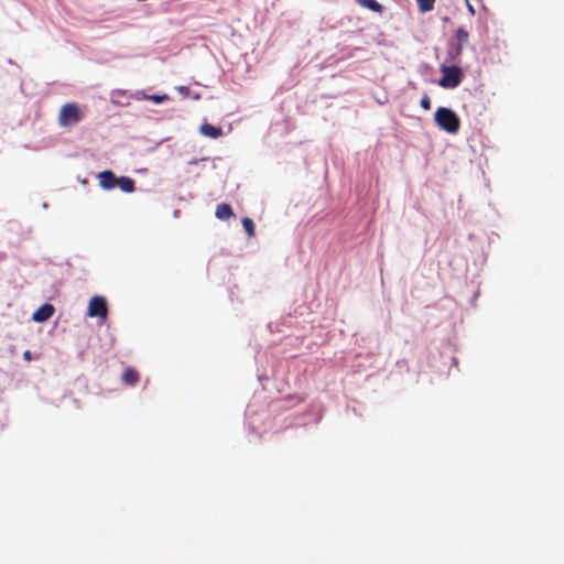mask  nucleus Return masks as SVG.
<instances>
[{"mask_svg": "<svg viewBox=\"0 0 564 564\" xmlns=\"http://www.w3.org/2000/svg\"><path fill=\"white\" fill-rule=\"evenodd\" d=\"M436 124L447 133H457L460 129L458 116L449 108L440 107L434 113Z\"/></svg>", "mask_w": 564, "mask_h": 564, "instance_id": "1", "label": "nucleus"}, {"mask_svg": "<svg viewBox=\"0 0 564 564\" xmlns=\"http://www.w3.org/2000/svg\"><path fill=\"white\" fill-rule=\"evenodd\" d=\"M84 118V113L79 106L74 102L65 104L58 113V124L61 127H72Z\"/></svg>", "mask_w": 564, "mask_h": 564, "instance_id": "2", "label": "nucleus"}, {"mask_svg": "<svg viewBox=\"0 0 564 564\" xmlns=\"http://www.w3.org/2000/svg\"><path fill=\"white\" fill-rule=\"evenodd\" d=\"M442 77L438 80V85L443 88H456L460 85L463 74L457 66H445L441 67Z\"/></svg>", "mask_w": 564, "mask_h": 564, "instance_id": "3", "label": "nucleus"}, {"mask_svg": "<svg viewBox=\"0 0 564 564\" xmlns=\"http://www.w3.org/2000/svg\"><path fill=\"white\" fill-rule=\"evenodd\" d=\"M108 307L106 299L102 296L95 295L90 299L88 304L87 315L89 317L107 318Z\"/></svg>", "mask_w": 564, "mask_h": 564, "instance_id": "4", "label": "nucleus"}, {"mask_svg": "<svg viewBox=\"0 0 564 564\" xmlns=\"http://www.w3.org/2000/svg\"><path fill=\"white\" fill-rule=\"evenodd\" d=\"M97 177L102 189L109 191L117 186L118 177H116L115 173L110 170L100 172Z\"/></svg>", "mask_w": 564, "mask_h": 564, "instance_id": "5", "label": "nucleus"}, {"mask_svg": "<svg viewBox=\"0 0 564 564\" xmlns=\"http://www.w3.org/2000/svg\"><path fill=\"white\" fill-rule=\"evenodd\" d=\"M54 314V307L52 304H43L40 308H37L34 313H33V321L35 322H45L47 321L48 318L52 317V315Z\"/></svg>", "mask_w": 564, "mask_h": 564, "instance_id": "6", "label": "nucleus"}, {"mask_svg": "<svg viewBox=\"0 0 564 564\" xmlns=\"http://www.w3.org/2000/svg\"><path fill=\"white\" fill-rule=\"evenodd\" d=\"M199 132L205 135V137H208L210 139H218L219 137L223 135V130L221 128H218V127H215L210 123H203L200 127H199Z\"/></svg>", "mask_w": 564, "mask_h": 564, "instance_id": "7", "label": "nucleus"}, {"mask_svg": "<svg viewBox=\"0 0 564 564\" xmlns=\"http://www.w3.org/2000/svg\"><path fill=\"white\" fill-rule=\"evenodd\" d=\"M117 186L124 193H132L135 188V182L128 176L117 178Z\"/></svg>", "mask_w": 564, "mask_h": 564, "instance_id": "8", "label": "nucleus"}, {"mask_svg": "<svg viewBox=\"0 0 564 564\" xmlns=\"http://www.w3.org/2000/svg\"><path fill=\"white\" fill-rule=\"evenodd\" d=\"M215 215L218 219L226 220L234 216V212L230 205L223 203L217 206Z\"/></svg>", "mask_w": 564, "mask_h": 564, "instance_id": "9", "label": "nucleus"}, {"mask_svg": "<svg viewBox=\"0 0 564 564\" xmlns=\"http://www.w3.org/2000/svg\"><path fill=\"white\" fill-rule=\"evenodd\" d=\"M140 379V375L133 368H127L122 375V380L129 386H134Z\"/></svg>", "mask_w": 564, "mask_h": 564, "instance_id": "10", "label": "nucleus"}, {"mask_svg": "<svg viewBox=\"0 0 564 564\" xmlns=\"http://www.w3.org/2000/svg\"><path fill=\"white\" fill-rule=\"evenodd\" d=\"M356 2L362 8L369 9L372 12H382V6L376 0H356Z\"/></svg>", "mask_w": 564, "mask_h": 564, "instance_id": "11", "label": "nucleus"}, {"mask_svg": "<svg viewBox=\"0 0 564 564\" xmlns=\"http://www.w3.org/2000/svg\"><path fill=\"white\" fill-rule=\"evenodd\" d=\"M457 41H458V46H457V54H460L462 53V50H463V46L468 42V37H469V34L468 32L463 29V28H458L457 31H456V34H455Z\"/></svg>", "mask_w": 564, "mask_h": 564, "instance_id": "12", "label": "nucleus"}, {"mask_svg": "<svg viewBox=\"0 0 564 564\" xmlns=\"http://www.w3.org/2000/svg\"><path fill=\"white\" fill-rule=\"evenodd\" d=\"M242 227L246 230V232H247L249 238L254 237L256 228H254V223H253V220L251 218L245 217L242 219Z\"/></svg>", "mask_w": 564, "mask_h": 564, "instance_id": "13", "label": "nucleus"}, {"mask_svg": "<svg viewBox=\"0 0 564 564\" xmlns=\"http://www.w3.org/2000/svg\"><path fill=\"white\" fill-rule=\"evenodd\" d=\"M417 6L422 12L433 10L435 0H416Z\"/></svg>", "mask_w": 564, "mask_h": 564, "instance_id": "14", "label": "nucleus"}, {"mask_svg": "<svg viewBox=\"0 0 564 564\" xmlns=\"http://www.w3.org/2000/svg\"><path fill=\"white\" fill-rule=\"evenodd\" d=\"M145 99H150L152 101H154L155 104H161L163 102L164 100H166L169 97L166 95H162V96H159V95H145L144 96Z\"/></svg>", "mask_w": 564, "mask_h": 564, "instance_id": "15", "label": "nucleus"}, {"mask_svg": "<svg viewBox=\"0 0 564 564\" xmlns=\"http://www.w3.org/2000/svg\"><path fill=\"white\" fill-rule=\"evenodd\" d=\"M420 105L421 107L424 109V110H430L431 109V99L429 96H423V98L421 99L420 101Z\"/></svg>", "mask_w": 564, "mask_h": 564, "instance_id": "16", "label": "nucleus"}, {"mask_svg": "<svg viewBox=\"0 0 564 564\" xmlns=\"http://www.w3.org/2000/svg\"><path fill=\"white\" fill-rule=\"evenodd\" d=\"M23 358H24V360H26V361H31V360H32V358H33V357H32V352H31L30 350H25V351L23 352Z\"/></svg>", "mask_w": 564, "mask_h": 564, "instance_id": "17", "label": "nucleus"}, {"mask_svg": "<svg viewBox=\"0 0 564 564\" xmlns=\"http://www.w3.org/2000/svg\"><path fill=\"white\" fill-rule=\"evenodd\" d=\"M467 9L471 15L475 14V9L469 1L466 2Z\"/></svg>", "mask_w": 564, "mask_h": 564, "instance_id": "18", "label": "nucleus"}]
</instances>
